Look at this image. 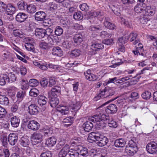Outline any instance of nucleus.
Here are the masks:
<instances>
[{"mask_svg": "<svg viewBox=\"0 0 157 157\" xmlns=\"http://www.w3.org/2000/svg\"><path fill=\"white\" fill-rule=\"evenodd\" d=\"M40 82L42 87H46L48 85V80L46 78H44L41 79Z\"/></svg>", "mask_w": 157, "mask_h": 157, "instance_id": "nucleus-58", "label": "nucleus"}, {"mask_svg": "<svg viewBox=\"0 0 157 157\" xmlns=\"http://www.w3.org/2000/svg\"><path fill=\"white\" fill-rule=\"evenodd\" d=\"M91 117L89 118L88 121L84 123L82 127L85 131L90 132L92 130L94 126V124L90 120Z\"/></svg>", "mask_w": 157, "mask_h": 157, "instance_id": "nucleus-16", "label": "nucleus"}, {"mask_svg": "<svg viewBox=\"0 0 157 157\" xmlns=\"http://www.w3.org/2000/svg\"><path fill=\"white\" fill-rule=\"evenodd\" d=\"M36 8L35 5L31 4L29 5H27L26 10L29 13L33 14L36 12Z\"/></svg>", "mask_w": 157, "mask_h": 157, "instance_id": "nucleus-43", "label": "nucleus"}, {"mask_svg": "<svg viewBox=\"0 0 157 157\" xmlns=\"http://www.w3.org/2000/svg\"><path fill=\"white\" fill-rule=\"evenodd\" d=\"M39 93L38 90L36 88H33L30 90L29 92V94L32 97H37Z\"/></svg>", "mask_w": 157, "mask_h": 157, "instance_id": "nucleus-51", "label": "nucleus"}, {"mask_svg": "<svg viewBox=\"0 0 157 157\" xmlns=\"http://www.w3.org/2000/svg\"><path fill=\"white\" fill-rule=\"evenodd\" d=\"M128 144L129 146L126 147L125 151L129 155L133 156L138 151L137 144L131 140L129 141Z\"/></svg>", "mask_w": 157, "mask_h": 157, "instance_id": "nucleus-4", "label": "nucleus"}, {"mask_svg": "<svg viewBox=\"0 0 157 157\" xmlns=\"http://www.w3.org/2000/svg\"><path fill=\"white\" fill-rule=\"evenodd\" d=\"M104 45L102 43L93 41L90 46V50L92 54H95L97 52L104 48Z\"/></svg>", "mask_w": 157, "mask_h": 157, "instance_id": "nucleus-6", "label": "nucleus"}, {"mask_svg": "<svg viewBox=\"0 0 157 157\" xmlns=\"http://www.w3.org/2000/svg\"><path fill=\"white\" fill-rule=\"evenodd\" d=\"M110 19L109 17H105L103 24L105 27L109 29L113 30L116 29V26L110 22Z\"/></svg>", "mask_w": 157, "mask_h": 157, "instance_id": "nucleus-15", "label": "nucleus"}, {"mask_svg": "<svg viewBox=\"0 0 157 157\" xmlns=\"http://www.w3.org/2000/svg\"><path fill=\"white\" fill-rule=\"evenodd\" d=\"M13 151L15 153L13 154V156L17 157L19 156L20 151V149L17 146H14L13 148Z\"/></svg>", "mask_w": 157, "mask_h": 157, "instance_id": "nucleus-62", "label": "nucleus"}, {"mask_svg": "<svg viewBox=\"0 0 157 157\" xmlns=\"http://www.w3.org/2000/svg\"><path fill=\"white\" fill-rule=\"evenodd\" d=\"M121 103L120 102L117 101L116 104H111L107 106L106 108H104L103 110L108 114H113L116 113L117 110V105H119V104Z\"/></svg>", "mask_w": 157, "mask_h": 157, "instance_id": "nucleus-8", "label": "nucleus"}, {"mask_svg": "<svg viewBox=\"0 0 157 157\" xmlns=\"http://www.w3.org/2000/svg\"><path fill=\"white\" fill-rule=\"evenodd\" d=\"M116 93L115 89L107 86L104 89L100 90V92L98 95L94 98V100L97 101L100 98H110Z\"/></svg>", "mask_w": 157, "mask_h": 157, "instance_id": "nucleus-3", "label": "nucleus"}, {"mask_svg": "<svg viewBox=\"0 0 157 157\" xmlns=\"http://www.w3.org/2000/svg\"><path fill=\"white\" fill-rule=\"evenodd\" d=\"M72 45V41L67 40L63 41L62 44L63 48L66 50H69L71 48Z\"/></svg>", "mask_w": 157, "mask_h": 157, "instance_id": "nucleus-41", "label": "nucleus"}, {"mask_svg": "<svg viewBox=\"0 0 157 157\" xmlns=\"http://www.w3.org/2000/svg\"><path fill=\"white\" fill-rule=\"evenodd\" d=\"M39 81L35 79H31L29 82V85L30 86H36L39 85Z\"/></svg>", "mask_w": 157, "mask_h": 157, "instance_id": "nucleus-52", "label": "nucleus"}, {"mask_svg": "<svg viewBox=\"0 0 157 157\" xmlns=\"http://www.w3.org/2000/svg\"><path fill=\"white\" fill-rule=\"evenodd\" d=\"M106 118H108L106 119L107 123L109 127L115 128L117 127V123L113 120L111 117H110L109 116L106 115Z\"/></svg>", "mask_w": 157, "mask_h": 157, "instance_id": "nucleus-24", "label": "nucleus"}, {"mask_svg": "<svg viewBox=\"0 0 157 157\" xmlns=\"http://www.w3.org/2000/svg\"><path fill=\"white\" fill-rule=\"evenodd\" d=\"M84 37V34L83 33H80L75 34L73 37V40L75 44L77 45H79L83 41Z\"/></svg>", "mask_w": 157, "mask_h": 157, "instance_id": "nucleus-11", "label": "nucleus"}, {"mask_svg": "<svg viewBox=\"0 0 157 157\" xmlns=\"http://www.w3.org/2000/svg\"><path fill=\"white\" fill-rule=\"evenodd\" d=\"M73 17L76 20H80L83 18L82 14L80 11L75 12L73 15Z\"/></svg>", "mask_w": 157, "mask_h": 157, "instance_id": "nucleus-53", "label": "nucleus"}, {"mask_svg": "<svg viewBox=\"0 0 157 157\" xmlns=\"http://www.w3.org/2000/svg\"><path fill=\"white\" fill-rule=\"evenodd\" d=\"M28 40V42L25 43V47L27 50L34 52L35 51L34 45L35 43L33 41V40L32 39H29Z\"/></svg>", "mask_w": 157, "mask_h": 157, "instance_id": "nucleus-19", "label": "nucleus"}, {"mask_svg": "<svg viewBox=\"0 0 157 157\" xmlns=\"http://www.w3.org/2000/svg\"><path fill=\"white\" fill-rule=\"evenodd\" d=\"M63 52L62 49L59 47H57L53 48L52 54L54 56H61L63 55Z\"/></svg>", "mask_w": 157, "mask_h": 157, "instance_id": "nucleus-33", "label": "nucleus"}, {"mask_svg": "<svg viewBox=\"0 0 157 157\" xmlns=\"http://www.w3.org/2000/svg\"><path fill=\"white\" fill-rule=\"evenodd\" d=\"M137 36L138 34L136 33L132 32L127 36L128 38V40H129L130 42H132L135 40L133 43V44L135 45L136 44L139 42V40L137 38Z\"/></svg>", "mask_w": 157, "mask_h": 157, "instance_id": "nucleus-22", "label": "nucleus"}, {"mask_svg": "<svg viewBox=\"0 0 157 157\" xmlns=\"http://www.w3.org/2000/svg\"><path fill=\"white\" fill-rule=\"evenodd\" d=\"M102 43L108 45H112L114 43L113 40L112 38L105 39L102 41Z\"/></svg>", "mask_w": 157, "mask_h": 157, "instance_id": "nucleus-61", "label": "nucleus"}, {"mask_svg": "<svg viewBox=\"0 0 157 157\" xmlns=\"http://www.w3.org/2000/svg\"><path fill=\"white\" fill-rule=\"evenodd\" d=\"M126 141L124 139L120 138L116 139L114 142V145L116 147H122L125 144Z\"/></svg>", "mask_w": 157, "mask_h": 157, "instance_id": "nucleus-27", "label": "nucleus"}, {"mask_svg": "<svg viewBox=\"0 0 157 157\" xmlns=\"http://www.w3.org/2000/svg\"><path fill=\"white\" fill-rule=\"evenodd\" d=\"M56 139L54 136H52L48 138L46 141L45 144L49 147L53 146L56 144Z\"/></svg>", "mask_w": 157, "mask_h": 157, "instance_id": "nucleus-28", "label": "nucleus"}, {"mask_svg": "<svg viewBox=\"0 0 157 157\" xmlns=\"http://www.w3.org/2000/svg\"><path fill=\"white\" fill-rule=\"evenodd\" d=\"M87 140L88 141L92 143L95 142L100 147L105 145L109 142L108 138L99 133L92 132L89 134Z\"/></svg>", "mask_w": 157, "mask_h": 157, "instance_id": "nucleus-1", "label": "nucleus"}, {"mask_svg": "<svg viewBox=\"0 0 157 157\" xmlns=\"http://www.w3.org/2000/svg\"><path fill=\"white\" fill-rule=\"evenodd\" d=\"M13 33V35L15 37H19L21 38H23L24 37L23 33L20 30H14Z\"/></svg>", "mask_w": 157, "mask_h": 157, "instance_id": "nucleus-56", "label": "nucleus"}, {"mask_svg": "<svg viewBox=\"0 0 157 157\" xmlns=\"http://www.w3.org/2000/svg\"><path fill=\"white\" fill-rule=\"evenodd\" d=\"M57 109V111L60 113L62 115H66L69 112V108L66 106L59 105Z\"/></svg>", "mask_w": 157, "mask_h": 157, "instance_id": "nucleus-31", "label": "nucleus"}, {"mask_svg": "<svg viewBox=\"0 0 157 157\" xmlns=\"http://www.w3.org/2000/svg\"><path fill=\"white\" fill-rule=\"evenodd\" d=\"M10 122L11 126L14 128L18 127L20 122V119L18 117L14 116L11 117Z\"/></svg>", "mask_w": 157, "mask_h": 157, "instance_id": "nucleus-26", "label": "nucleus"}, {"mask_svg": "<svg viewBox=\"0 0 157 157\" xmlns=\"http://www.w3.org/2000/svg\"><path fill=\"white\" fill-rule=\"evenodd\" d=\"M107 119L106 115L101 113L92 116L90 120L94 123H96L95 126L97 128L101 129L106 127Z\"/></svg>", "mask_w": 157, "mask_h": 157, "instance_id": "nucleus-2", "label": "nucleus"}, {"mask_svg": "<svg viewBox=\"0 0 157 157\" xmlns=\"http://www.w3.org/2000/svg\"><path fill=\"white\" fill-rule=\"evenodd\" d=\"M79 155V153L73 149H69V155L70 157H78Z\"/></svg>", "mask_w": 157, "mask_h": 157, "instance_id": "nucleus-54", "label": "nucleus"}, {"mask_svg": "<svg viewBox=\"0 0 157 157\" xmlns=\"http://www.w3.org/2000/svg\"><path fill=\"white\" fill-rule=\"evenodd\" d=\"M69 146L66 144L59 153V157H65L67 153H69Z\"/></svg>", "mask_w": 157, "mask_h": 157, "instance_id": "nucleus-23", "label": "nucleus"}, {"mask_svg": "<svg viewBox=\"0 0 157 157\" xmlns=\"http://www.w3.org/2000/svg\"><path fill=\"white\" fill-rule=\"evenodd\" d=\"M156 8L155 7H152L150 6H147L144 7V10L146 15L148 16H152L155 13Z\"/></svg>", "mask_w": 157, "mask_h": 157, "instance_id": "nucleus-17", "label": "nucleus"}, {"mask_svg": "<svg viewBox=\"0 0 157 157\" xmlns=\"http://www.w3.org/2000/svg\"><path fill=\"white\" fill-rule=\"evenodd\" d=\"M42 131L45 136H51L53 133L52 128L47 126L44 127L42 129Z\"/></svg>", "mask_w": 157, "mask_h": 157, "instance_id": "nucleus-37", "label": "nucleus"}, {"mask_svg": "<svg viewBox=\"0 0 157 157\" xmlns=\"http://www.w3.org/2000/svg\"><path fill=\"white\" fill-rule=\"evenodd\" d=\"M43 135L39 132H36L33 134L31 137L32 143L33 145H36L40 143L43 140Z\"/></svg>", "mask_w": 157, "mask_h": 157, "instance_id": "nucleus-5", "label": "nucleus"}, {"mask_svg": "<svg viewBox=\"0 0 157 157\" xmlns=\"http://www.w3.org/2000/svg\"><path fill=\"white\" fill-rule=\"evenodd\" d=\"M82 105V103L80 101L76 102L73 104V106L72 107V109L73 110L72 112L73 113V114L75 116L76 113V112L80 109Z\"/></svg>", "mask_w": 157, "mask_h": 157, "instance_id": "nucleus-36", "label": "nucleus"}, {"mask_svg": "<svg viewBox=\"0 0 157 157\" xmlns=\"http://www.w3.org/2000/svg\"><path fill=\"white\" fill-rule=\"evenodd\" d=\"M73 120V117L69 116L63 119L62 122L65 123L64 124V126L68 127L72 124Z\"/></svg>", "mask_w": 157, "mask_h": 157, "instance_id": "nucleus-30", "label": "nucleus"}, {"mask_svg": "<svg viewBox=\"0 0 157 157\" xmlns=\"http://www.w3.org/2000/svg\"><path fill=\"white\" fill-rule=\"evenodd\" d=\"M40 124L37 121L32 120L29 121L27 125L28 128L32 130L37 131L40 128Z\"/></svg>", "mask_w": 157, "mask_h": 157, "instance_id": "nucleus-12", "label": "nucleus"}, {"mask_svg": "<svg viewBox=\"0 0 157 157\" xmlns=\"http://www.w3.org/2000/svg\"><path fill=\"white\" fill-rule=\"evenodd\" d=\"M63 29L60 26H57L55 29V33L57 36H60L63 33Z\"/></svg>", "mask_w": 157, "mask_h": 157, "instance_id": "nucleus-59", "label": "nucleus"}, {"mask_svg": "<svg viewBox=\"0 0 157 157\" xmlns=\"http://www.w3.org/2000/svg\"><path fill=\"white\" fill-rule=\"evenodd\" d=\"M7 75L8 82H12L16 80L17 77L13 72H10Z\"/></svg>", "mask_w": 157, "mask_h": 157, "instance_id": "nucleus-44", "label": "nucleus"}, {"mask_svg": "<svg viewBox=\"0 0 157 157\" xmlns=\"http://www.w3.org/2000/svg\"><path fill=\"white\" fill-rule=\"evenodd\" d=\"M7 113V112L5 109L0 105V118H5Z\"/></svg>", "mask_w": 157, "mask_h": 157, "instance_id": "nucleus-55", "label": "nucleus"}, {"mask_svg": "<svg viewBox=\"0 0 157 157\" xmlns=\"http://www.w3.org/2000/svg\"><path fill=\"white\" fill-rule=\"evenodd\" d=\"M147 152L151 154H155L157 152V143L154 141L148 143L146 145Z\"/></svg>", "mask_w": 157, "mask_h": 157, "instance_id": "nucleus-7", "label": "nucleus"}, {"mask_svg": "<svg viewBox=\"0 0 157 157\" xmlns=\"http://www.w3.org/2000/svg\"><path fill=\"white\" fill-rule=\"evenodd\" d=\"M120 21L121 24H123L128 28L131 27V21L125 17H120Z\"/></svg>", "mask_w": 157, "mask_h": 157, "instance_id": "nucleus-42", "label": "nucleus"}, {"mask_svg": "<svg viewBox=\"0 0 157 157\" xmlns=\"http://www.w3.org/2000/svg\"><path fill=\"white\" fill-rule=\"evenodd\" d=\"M9 104L8 98L3 93L0 91V104L3 106H7Z\"/></svg>", "mask_w": 157, "mask_h": 157, "instance_id": "nucleus-14", "label": "nucleus"}, {"mask_svg": "<svg viewBox=\"0 0 157 157\" xmlns=\"http://www.w3.org/2000/svg\"><path fill=\"white\" fill-rule=\"evenodd\" d=\"M28 18L27 15L24 13H19L16 16V21L19 23L24 22Z\"/></svg>", "mask_w": 157, "mask_h": 157, "instance_id": "nucleus-21", "label": "nucleus"}, {"mask_svg": "<svg viewBox=\"0 0 157 157\" xmlns=\"http://www.w3.org/2000/svg\"><path fill=\"white\" fill-rule=\"evenodd\" d=\"M99 36L103 38L105 37L110 38L111 36V34L106 31H102L100 32Z\"/></svg>", "mask_w": 157, "mask_h": 157, "instance_id": "nucleus-60", "label": "nucleus"}, {"mask_svg": "<svg viewBox=\"0 0 157 157\" xmlns=\"http://www.w3.org/2000/svg\"><path fill=\"white\" fill-rule=\"evenodd\" d=\"M29 143V137L27 136H23L19 140L20 144L23 147H28Z\"/></svg>", "mask_w": 157, "mask_h": 157, "instance_id": "nucleus-20", "label": "nucleus"}, {"mask_svg": "<svg viewBox=\"0 0 157 157\" xmlns=\"http://www.w3.org/2000/svg\"><path fill=\"white\" fill-rule=\"evenodd\" d=\"M39 107L36 104L30 105L28 108V111L31 115H36L39 113Z\"/></svg>", "mask_w": 157, "mask_h": 157, "instance_id": "nucleus-10", "label": "nucleus"}, {"mask_svg": "<svg viewBox=\"0 0 157 157\" xmlns=\"http://www.w3.org/2000/svg\"><path fill=\"white\" fill-rule=\"evenodd\" d=\"M46 17V14L43 11H40L36 12L35 15V19L39 21H44Z\"/></svg>", "mask_w": 157, "mask_h": 157, "instance_id": "nucleus-18", "label": "nucleus"}, {"mask_svg": "<svg viewBox=\"0 0 157 157\" xmlns=\"http://www.w3.org/2000/svg\"><path fill=\"white\" fill-rule=\"evenodd\" d=\"M16 10V9L14 6L11 4H9L7 5L6 10V11L8 13V15H12L14 14Z\"/></svg>", "mask_w": 157, "mask_h": 157, "instance_id": "nucleus-38", "label": "nucleus"}, {"mask_svg": "<svg viewBox=\"0 0 157 157\" xmlns=\"http://www.w3.org/2000/svg\"><path fill=\"white\" fill-rule=\"evenodd\" d=\"M35 34L39 39H41L46 37L45 29H43L37 28L35 30Z\"/></svg>", "mask_w": 157, "mask_h": 157, "instance_id": "nucleus-25", "label": "nucleus"}, {"mask_svg": "<svg viewBox=\"0 0 157 157\" xmlns=\"http://www.w3.org/2000/svg\"><path fill=\"white\" fill-rule=\"evenodd\" d=\"M144 8H143L141 5L137 4L134 8V11L137 13L144 12Z\"/></svg>", "mask_w": 157, "mask_h": 157, "instance_id": "nucleus-46", "label": "nucleus"}, {"mask_svg": "<svg viewBox=\"0 0 157 157\" xmlns=\"http://www.w3.org/2000/svg\"><path fill=\"white\" fill-rule=\"evenodd\" d=\"M84 74L86 78L90 81H96L98 78V75L91 73L90 70L84 72Z\"/></svg>", "mask_w": 157, "mask_h": 157, "instance_id": "nucleus-9", "label": "nucleus"}, {"mask_svg": "<svg viewBox=\"0 0 157 157\" xmlns=\"http://www.w3.org/2000/svg\"><path fill=\"white\" fill-rule=\"evenodd\" d=\"M51 94L52 96L59 95L61 92V88L59 86H54L51 90Z\"/></svg>", "mask_w": 157, "mask_h": 157, "instance_id": "nucleus-35", "label": "nucleus"}, {"mask_svg": "<svg viewBox=\"0 0 157 157\" xmlns=\"http://www.w3.org/2000/svg\"><path fill=\"white\" fill-rule=\"evenodd\" d=\"M77 149L79 150V155L83 157H86L89 155L88 150L86 147L80 146V147H78Z\"/></svg>", "mask_w": 157, "mask_h": 157, "instance_id": "nucleus-29", "label": "nucleus"}, {"mask_svg": "<svg viewBox=\"0 0 157 157\" xmlns=\"http://www.w3.org/2000/svg\"><path fill=\"white\" fill-rule=\"evenodd\" d=\"M141 96L143 99L146 100H148L151 97V94L150 92L146 91L143 93Z\"/></svg>", "mask_w": 157, "mask_h": 157, "instance_id": "nucleus-47", "label": "nucleus"}, {"mask_svg": "<svg viewBox=\"0 0 157 157\" xmlns=\"http://www.w3.org/2000/svg\"><path fill=\"white\" fill-rule=\"evenodd\" d=\"M59 98L57 97L51 98L50 101V104L52 107H55L59 103Z\"/></svg>", "mask_w": 157, "mask_h": 157, "instance_id": "nucleus-40", "label": "nucleus"}, {"mask_svg": "<svg viewBox=\"0 0 157 157\" xmlns=\"http://www.w3.org/2000/svg\"><path fill=\"white\" fill-rule=\"evenodd\" d=\"M39 46L41 49L46 51L48 50L52 47L51 44H48L45 41L40 42Z\"/></svg>", "mask_w": 157, "mask_h": 157, "instance_id": "nucleus-39", "label": "nucleus"}, {"mask_svg": "<svg viewBox=\"0 0 157 157\" xmlns=\"http://www.w3.org/2000/svg\"><path fill=\"white\" fill-rule=\"evenodd\" d=\"M18 8L21 10H26L27 4L23 1L19 2L17 4Z\"/></svg>", "mask_w": 157, "mask_h": 157, "instance_id": "nucleus-45", "label": "nucleus"}, {"mask_svg": "<svg viewBox=\"0 0 157 157\" xmlns=\"http://www.w3.org/2000/svg\"><path fill=\"white\" fill-rule=\"evenodd\" d=\"M128 40V38L126 36H124L119 38L118 44L123 45Z\"/></svg>", "mask_w": 157, "mask_h": 157, "instance_id": "nucleus-57", "label": "nucleus"}, {"mask_svg": "<svg viewBox=\"0 0 157 157\" xmlns=\"http://www.w3.org/2000/svg\"><path fill=\"white\" fill-rule=\"evenodd\" d=\"M9 80L7 79V75H4L0 78V85H4L6 83H8Z\"/></svg>", "mask_w": 157, "mask_h": 157, "instance_id": "nucleus-48", "label": "nucleus"}, {"mask_svg": "<svg viewBox=\"0 0 157 157\" xmlns=\"http://www.w3.org/2000/svg\"><path fill=\"white\" fill-rule=\"evenodd\" d=\"M48 101V99L45 96L40 95L38 97L37 102L40 105H45Z\"/></svg>", "mask_w": 157, "mask_h": 157, "instance_id": "nucleus-34", "label": "nucleus"}, {"mask_svg": "<svg viewBox=\"0 0 157 157\" xmlns=\"http://www.w3.org/2000/svg\"><path fill=\"white\" fill-rule=\"evenodd\" d=\"M52 152L48 151L42 153L40 157H52Z\"/></svg>", "mask_w": 157, "mask_h": 157, "instance_id": "nucleus-64", "label": "nucleus"}, {"mask_svg": "<svg viewBox=\"0 0 157 157\" xmlns=\"http://www.w3.org/2000/svg\"><path fill=\"white\" fill-rule=\"evenodd\" d=\"M110 7L114 14L117 16L120 15V10L118 7L113 5H111Z\"/></svg>", "mask_w": 157, "mask_h": 157, "instance_id": "nucleus-49", "label": "nucleus"}, {"mask_svg": "<svg viewBox=\"0 0 157 157\" xmlns=\"http://www.w3.org/2000/svg\"><path fill=\"white\" fill-rule=\"evenodd\" d=\"M7 137L4 135H2L1 137L0 140L2 145L4 147H6L7 144Z\"/></svg>", "mask_w": 157, "mask_h": 157, "instance_id": "nucleus-63", "label": "nucleus"}, {"mask_svg": "<svg viewBox=\"0 0 157 157\" xmlns=\"http://www.w3.org/2000/svg\"><path fill=\"white\" fill-rule=\"evenodd\" d=\"M25 95L26 93L25 91L21 90L17 92L16 96L19 100H22L23 99V98Z\"/></svg>", "mask_w": 157, "mask_h": 157, "instance_id": "nucleus-50", "label": "nucleus"}, {"mask_svg": "<svg viewBox=\"0 0 157 157\" xmlns=\"http://www.w3.org/2000/svg\"><path fill=\"white\" fill-rule=\"evenodd\" d=\"M18 138V136L17 134L10 133L8 136V140L10 145L14 146L17 142Z\"/></svg>", "mask_w": 157, "mask_h": 157, "instance_id": "nucleus-13", "label": "nucleus"}, {"mask_svg": "<svg viewBox=\"0 0 157 157\" xmlns=\"http://www.w3.org/2000/svg\"><path fill=\"white\" fill-rule=\"evenodd\" d=\"M81 53V51L78 49H75L72 50L70 53V56L74 58L79 56Z\"/></svg>", "mask_w": 157, "mask_h": 157, "instance_id": "nucleus-32", "label": "nucleus"}]
</instances>
